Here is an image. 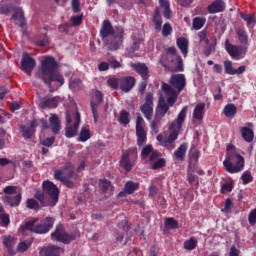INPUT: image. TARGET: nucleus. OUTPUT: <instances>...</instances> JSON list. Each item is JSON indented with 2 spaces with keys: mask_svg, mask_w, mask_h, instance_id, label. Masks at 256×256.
Here are the masks:
<instances>
[{
  "mask_svg": "<svg viewBox=\"0 0 256 256\" xmlns=\"http://www.w3.org/2000/svg\"><path fill=\"white\" fill-rule=\"evenodd\" d=\"M58 67L59 64H57V60L52 56H46L41 61V68L36 73L37 79H40V81H43V83L49 87L50 93H53V83H55L57 87L65 85V78L57 71Z\"/></svg>",
  "mask_w": 256,
  "mask_h": 256,
  "instance_id": "nucleus-1",
  "label": "nucleus"
},
{
  "mask_svg": "<svg viewBox=\"0 0 256 256\" xmlns=\"http://www.w3.org/2000/svg\"><path fill=\"white\" fill-rule=\"evenodd\" d=\"M185 119H187V106L182 108L177 118L170 124V134L168 136L165 134H159L156 137V140L159 141L162 147H165L168 151H173V149H175V141H177V138L179 137V131L183 129Z\"/></svg>",
  "mask_w": 256,
  "mask_h": 256,
  "instance_id": "nucleus-2",
  "label": "nucleus"
},
{
  "mask_svg": "<svg viewBox=\"0 0 256 256\" xmlns=\"http://www.w3.org/2000/svg\"><path fill=\"white\" fill-rule=\"evenodd\" d=\"M39 218H32L31 220L25 222L24 225L20 226V231L25 233V231H30V233H36L38 235H45L49 233L51 229H53V225H55V219L52 217H46L39 224H37Z\"/></svg>",
  "mask_w": 256,
  "mask_h": 256,
  "instance_id": "nucleus-3",
  "label": "nucleus"
},
{
  "mask_svg": "<svg viewBox=\"0 0 256 256\" xmlns=\"http://www.w3.org/2000/svg\"><path fill=\"white\" fill-rule=\"evenodd\" d=\"M227 151L226 158L223 161L225 171L231 174L241 173L245 168V158L237 151L230 150L229 147H227Z\"/></svg>",
  "mask_w": 256,
  "mask_h": 256,
  "instance_id": "nucleus-4",
  "label": "nucleus"
},
{
  "mask_svg": "<svg viewBox=\"0 0 256 256\" xmlns=\"http://www.w3.org/2000/svg\"><path fill=\"white\" fill-rule=\"evenodd\" d=\"M137 161V148H128L126 151H122V155L120 158V167L126 171V173H129L133 170V167H135V163Z\"/></svg>",
  "mask_w": 256,
  "mask_h": 256,
  "instance_id": "nucleus-5",
  "label": "nucleus"
},
{
  "mask_svg": "<svg viewBox=\"0 0 256 256\" xmlns=\"http://www.w3.org/2000/svg\"><path fill=\"white\" fill-rule=\"evenodd\" d=\"M42 189L44 195H47L50 199L48 205H50V207H55L59 202V187L53 182L46 180L42 183Z\"/></svg>",
  "mask_w": 256,
  "mask_h": 256,
  "instance_id": "nucleus-6",
  "label": "nucleus"
},
{
  "mask_svg": "<svg viewBox=\"0 0 256 256\" xmlns=\"http://www.w3.org/2000/svg\"><path fill=\"white\" fill-rule=\"evenodd\" d=\"M51 239L52 241H58V243L69 245L71 241H75L76 237L74 234L67 233L63 224H59L56 226L55 231L51 234Z\"/></svg>",
  "mask_w": 256,
  "mask_h": 256,
  "instance_id": "nucleus-7",
  "label": "nucleus"
},
{
  "mask_svg": "<svg viewBox=\"0 0 256 256\" xmlns=\"http://www.w3.org/2000/svg\"><path fill=\"white\" fill-rule=\"evenodd\" d=\"M125 30L121 27L117 28V31L114 36L107 39L105 45L108 51H118L121 49V45H123Z\"/></svg>",
  "mask_w": 256,
  "mask_h": 256,
  "instance_id": "nucleus-8",
  "label": "nucleus"
},
{
  "mask_svg": "<svg viewBox=\"0 0 256 256\" xmlns=\"http://www.w3.org/2000/svg\"><path fill=\"white\" fill-rule=\"evenodd\" d=\"M225 49L232 59H243L247 55V47L235 46L229 42V39L225 41Z\"/></svg>",
  "mask_w": 256,
  "mask_h": 256,
  "instance_id": "nucleus-9",
  "label": "nucleus"
},
{
  "mask_svg": "<svg viewBox=\"0 0 256 256\" xmlns=\"http://www.w3.org/2000/svg\"><path fill=\"white\" fill-rule=\"evenodd\" d=\"M140 111L148 121L153 119V92L146 94L145 103L140 106Z\"/></svg>",
  "mask_w": 256,
  "mask_h": 256,
  "instance_id": "nucleus-10",
  "label": "nucleus"
},
{
  "mask_svg": "<svg viewBox=\"0 0 256 256\" xmlns=\"http://www.w3.org/2000/svg\"><path fill=\"white\" fill-rule=\"evenodd\" d=\"M169 83L172 89H176L177 93H181V91H183L187 85L185 74H173L169 79Z\"/></svg>",
  "mask_w": 256,
  "mask_h": 256,
  "instance_id": "nucleus-11",
  "label": "nucleus"
},
{
  "mask_svg": "<svg viewBox=\"0 0 256 256\" xmlns=\"http://www.w3.org/2000/svg\"><path fill=\"white\" fill-rule=\"evenodd\" d=\"M162 91L165 93V95H168L166 104L168 107H173L175 103H177V97H179V92L177 90L173 89L171 85L167 83H162Z\"/></svg>",
  "mask_w": 256,
  "mask_h": 256,
  "instance_id": "nucleus-12",
  "label": "nucleus"
},
{
  "mask_svg": "<svg viewBox=\"0 0 256 256\" xmlns=\"http://www.w3.org/2000/svg\"><path fill=\"white\" fill-rule=\"evenodd\" d=\"M36 65L37 62H35L33 57L29 56V53H23L20 67L21 71H24V73H31Z\"/></svg>",
  "mask_w": 256,
  "mask_h": 256,
  "instance_id": "nucleus-13",
  "label": "nucleus"
},
{
  "mask_svg": "<svg viewBox=\"0 0 256 256\" xmlns=\"http://www.w3.org/2000/svg\"><path fill=\"white\" fill-rule=\"evenodd\" d=\"M39 256H61L63 249L56 245H48L45 247H39Z\"/></svg>",
  "mask_w": 256,
  "mask_h": 256,
  "instance_id": "nucleus-14",
  "label": "nucleus"
},
{
  "mask_svg": "<svg viewBox=\"0 0 256 256\" xmlns=\"http://www.w3.org/2000/svg\"><path fill=\"white\" fill-rule=\"evenodd\" d=\"M130 67L135 70L143 81H149V67L145 63H131Z\"/></svg>",
  "mask_w": 256,
  "mask_h": 256,
  "instance_id": "nucleus-15",
  "label": "nucleus"
},
{
  "mask_svg": "<svg viewBox=\"0 0 256 256\" xmlns=\"http://www.w3.org/2000/svg\"><path fill=\"white\" fill-rule=\"evenodd\" d=\"M39 107L41 109H57L59 107V96L44 97L40 100Z\"/></svg>",
  "mask_w": 256,
  "mask_h": 256,
  "instance_id": "nucleus-16",
  "label": "nucleus"
},
{
  "mask_svg": "<svg viewBox=\"0 0 256 256\" xmlns=\"http://www.w3.org/2000/svg\"><path fill=\"white\" fill-rule=\"evenodd\" d=\"M74 119H75V122L73 126H69L66 128L65 136L68 139H71L72 137H75V135H77L79 125H81V114L79 112H76L74 115Z\"/></svg>",
  "mask_w": 256,
  "mask_h": 256,
  "instance_id": "nucleus-17",
  "label": "nucleus"
},
{
  "mask_svg": "<svg viewBox=\"0 0 256 256\" xmlns=\"http://www.w3.org/2000/svg\"><path fill=\"white\" fill-rule=\"evenodd\" d=\"M95 99L97 102L91 101L90 107L92 110V114L94 117V122L97 123L99 119V113H97V107H99L103 103V93L99 90L95 92Z\"/></svg>",
  "mask_w": 256,
  "mask_h": 256,
  "instance_id": "nucleus-18",
  "label": "nucleus"
},
{
  "mask_svg": "<svg viewBox=\"0 0 256 256\" xmlns=\"http://www.w3.org/2000/svg\"><path fill=\"white\" fill-rule=\"evenodd\" d=\"M21 199H23L21 192H18L15 196L4 195L2 197L3 203L9 205V207H19V205H21Z\"/></svg>",
  "mask_w": 256,
  "mask_h": 256,
  "instance_id": "nucleus-19",
  "label": "nucleus"
},
{
  "mask_svg": "<svg viewBox=\"0 0 256 256\" xmlns=\"http://www.w3.org/2000/svg\"><path fill=\"white\" fill-rule=\"evenodd\" d=\"M119 83L121 91L124 93H129V91L135 87L136 80L133 76H126L122 77Z\"/></svg>",
  "mask_w": 256,
  "mask_h": 256,
  "instance_id": "nucleus-20",
  "label": "nucleus"
},
{
  "mask_svg": "<svg viewBox=\"0 0 256 256\" xmlns=\"http://www.w3.org/2000/svg\"><path fill=\"white\" fill-rule=\"evenodd\" d=\"M110 35H115V29L113 28V25H111V21L104 20L100 29V37L105 40L107 37H110Z\"/></svg>",
  "mask_w": 256,
  "mask_h": 256,
  "instance_id": "nucleus-21",
  "label": "nucleus"
},
{
  "mask_svg": "<svg viewBox=\"0 0 256 256\" xmlns=\"http://www.w3.org/2000/svg\"><path fill=\"white\" fill-rule=\"evenodd\" d=\"M54 178L56 181H61L65 187H68V189H73L75 187V182L73 180L63 176V170L57 169L54 171Z\"/></svg>",
  "mask_w": 256,
  "mask_h": 256,
  "instance_id": "nucleus-22",
  "label": "nucleus"
},
{
  "mask_svg": "<svg viewBox=\"0 0 256 256\" xmlns=\"http://www.w3.org/2000/svg\"><path fill=\"white\" fill-rule=\"evenodd\" d=\"M225 1L223 0H215L207 7L208 13L215 14V13H223L225 11Z\"/></svg>",
  "mask_w": 256,
  "mask_h": 256,
  "instance_id": "nucleus-23",
  "label": "nucleus"
},
{
  "mask_svg": "<svg viewBox=\"0 0 256 256\" xmlns=\"http://www.w3.org/2000/svg\"><path fill=\"white\" fill-rule=\"evenodd\" d=\"M176 45L182 55L184 57H187V55L189 54V40H187V38L185 37H179L176 40Z\"/></svg>",
  "mask_w": 256,
  "mask_h": 256,
  "instance_id": "nucleus-24",
  "label": "nucleus"
},
{
  "mask_svg": "<svg viewBox=\"0 0 256 256\" xmlns=\"http://www.w3.org/2000/svg\"><path fill=\"white\" fill-rule=\"evenodd\" d=\"M240 133L242 139L246 141V143H251L253 139H255V132H253V129H250L249 127H240Z\"/></svg>",
  "mask_w": 256,
  "mask_h": 256,
  "instance_id": "nucleus-25",
  "label": "nucleus"
},
{
  "mask_svg": "<svg viewBox=\"0 0 256 256\" xmlns=\"http://www.w3.org/2000/svg\"><path fill=\"white\" fill-rule=\"evenodd\" d=\"M3 245L6 247L8 251V255L13 256L16 254L15 250H13V247H15V238L9 236H4L3 238Z\"/></svg>",
  "mask_w": 256,
  "mask_h": 256,
  "instance_id": "nucleus-26",
  "label": "nucleus"
},
{
  "mask_svg": "<svg viewBox=\"0 0 256 256\" xmlns=\"http://www.w3.org/2000/svg\"><path fill=\"white\" fill-rule=\"evenodd\" d=\"M205 117V103H199L193 110V119L196 121H203Z\"/></svg>",
  "mask_w": 256,
  "mask_h": 256,
  "instance_id": "nucleus-27",
  "label": "nucleus"
},
{
  "mask_svg": "<svg viewBox=\"0 0 256 256\" xmlns=\"http://www.w3.org/2000/svg\"><path fill=\"white\" fill-rule=\"evenodd\" d=\"M155 31H161V27L163 25V18H161V10L156 8L154 10V15L152 19Z\"/></svg>",
  "mask_w": 256,
  "mask_h": 256,
  "instance_id": "nucleus-28",
  "label": "nucleus"
},
{
  "mask_svg": "<svg viewBox=\"0 0 256 256\" xmlns=\"http://www.w3.org/2000/svg\"><path fill=\"white\" fill-rule=\"evenodd\" d=\"M159 5L161 9H163V17H165V19H171L173 12L171 11L169 0H159Z\"/></svg>",
  "mask_w": 256,
  "mask_h": 256,
  "instance_id": "nucleus-29",
  "label": "nucleus"
},
{
  "mask_svg": "<svg viewBox=\"0 0 256 256\" xmlns=\"http://www.w3.org/2000/svg\"><path fill=\"white\" fill-rule=\"evenodd\" d=\"M99 189L101 193H105L108 195H111V192L114 190L113 184H111V181L107 179H102L99 181Z\"/></svg>",
  "mask_w": 256,
  "mask_h": 256,
  "instance_id": "nucleus-30",
  "label": "nucleus"
},
{
  "mask_svg": "<svg viewBox=\"0 0 256 256\" xmlns=\"http://www.w3.org/2000/svg\"><path fill=\"white\" fill-rule=\"evenodd\" d=\"M49 121L52 133H54V135H59V131H61V122L59 121V117H57V115H53L49 118Z\"/></svg>",
  "mask_w": 256,
  "mask_h": 256,
  "instance_id": "nucleus-31",
  "label": "nucleus"
},
{
  "mask_svg": "<svg viewBox=\"0 0 256 256\" xmlns=\"http://www.w3.org/2000/svg\"><path fill=\"white\" fill-rule=\"evenodd\" d=\"M223 113L227 119H233L237 115V106L235 104H227L224 106Z\"/></svg>",
  "mask_w": 256,
  "mask_h": 256,
  "instance_id": "nucleus-32",
  "label": "nucleus"
},
{
  "mask_svg": "<svg viewBox=\"0 0 256 256\" xmlns=\"http://www.w3.org/2000/svg\"><path fill=\"white\" fill-rule=\"evenodd\" d=\"M169 112V105L167 104V102L161 98L159 100L158 103V108H157V116L160 115V117H165V115H167V113Z\"/></svg>",
  "mask_w": 256,
  "mask_h": 256,
  "instance_id": "nucleus-33",
  "label": "nucleus"
},
{
  "mask_svg": "<svg viewBox=\"0 0 256 256\" xmlns=\"http://www.w3.org/2000/svg\"><path fill=\"white\" fill-rule=\"evenodd\" d=\"M187 155V144H181L178 149L174 152L175 159L178 161H185V156Z\"/></svg>",
  "mask_w": 256,
  "mask_h": 256,
  "instance_id": "nucleus-34",
  "label": "nucleus"
},
{
  "mask_svg": "<svg viewBox=\"0 0 256 256\" xmlns=\"http://www.w3.org/2000/svg\"><path fill=\"white\" fill-rule=\"evenodd\" d=\"M137 145L143 147L147 143V131L144 129L136 130Z\"/></svg>",
  "mask_w": 256,
  "mask_h": 256,
  "instance_id": "nucleus-35",
  "label": "nucleus"
},
{
  "mask_svg": "<svg viewBox=\"0 0 256 256\" xmlns=\"http://www.w3.org/2000/svg\"><path fill=\"white\" fill-rule=\"evenodd\" d=\"M137 189H139V183L137 182L127 181L124 185V191L127 195H133Z\"/></svg>",
  "mask_w": 256,
  "mask_h": 256,
  "instance_id": "nucleus-36",
  "label": "nucleus"
},
{
  "mask_svg": "<svg viewBox=\"0 0 256 256\" xmlns=\"http://www.w3.org/2000/svg\"><path fill=\"white\" fill-rule=\"evenodd\" d=\"M20 132L22 133V137L24 139H31V137L35 135V129H32L31 126L28 127L25 125H21Z\"/></svg>",
  "mask_w": 256,
  "mask_h": 256,
  "instance_id": "nucleus-37",
  "label": "nucleus"
},
{
  "mask_svg": "<svg viewBox=\"0 0 256 256\" xmlns=\"http://www.w3.org/2000/svg\"><path fill=\"white\" fill-rule=\"evenodd\" d=\"M238 41H240L241 45H247L249 41V36L247 35V31L245 29L240 28L236 31Z\"/></svg>",
  "mask_w": 256,
  "mask_h": 256,
  "instance_id": "nucleus-38",
  "label": "nucleus"
},
{
  "mask_svg": "<svg viewBox=\"0 0 256 256\" xmlns=\"http://www.w3.org/2000/svg\"><path fill=\"white\" fill-rule=\"evenodd\" d=\"M198 243L199 242L195 237H191L184 242V249H186V251H194V249H197Z\"/></svg>",
  "mask_w": 256,
  "mask_h": 256,
  "instance_id": "nucleus-39",
  "label": "nucleus"
},
{
  "mask_svg": "<svg viewBox=\"0 0 256 256\" xmlns=\"http://www.w3.org/2000/svg\"><path fill=\"white\" fill-rule=\"evenodd\" d=\"M25 19V13L23 12V9L17 8L12 15V20L13 21H21L20 22V27H23L24 23L23 20Z\"/></svg>",
  "mask_w": 256,
  "mask_h": 256,
  "instance_id": "nucleus-40",
  "label": "nucleus"
},
{
  "mask_svg": "<svg viewBox=\"0 0 256 256\" xmlns=\"http://www.w3.org/2000/svg\"><path fill=\"white\" fill-rule=\"evenodd\" d=\"M31 245H33V240L20 242L17 246L18 253H25V251L29 250V247H31Z\"/></svg>",
  "mask_w": 256,
  "mask_h": 256,
  "instance_id": "nucleus-41",
  "label": "nucleus"
},
{
  "mask_svg": "<svg viewBox=\"0 0 256 256\" xmlns=\"http://www.w3.org/2000/svg\"><path fill=\"white\" fill-rule=\"evenodd\" d=\"M90 137H91V131L83 127L80 131L78 141H80L81 143H85V141H89Z\"/></svg>",
  "mask_w": 256,
  "mask_h": 256,
  "instance_id": "nucleus-42",
  "label": "nucleus"
},
{
  "mask_svg": "<svg viewBox=\"0 0 256 256\" xmlns=\"http://www.w3.org/2000/svg\"><path fill=\"white\" fill-rule=\"evenodd\" d=\"M150 127L153 133L155 134L159 133V127H161V117L156 115L154 120H152Z\"/></svg>",
  "mask_w": 256,
  "mask_h": 256,
  "instance_id": "nucleus-43",
  "label": "nucleus"
},
{
  "mask_svg": "<svg viewBox=\"0 0 256 256\" xmlns=\"http://www.w3.org/2000/svg\"><path fill=\"white\" fill-rule=\"evenodd\" d=\"M129 115V112H127L126 110H122L120 112L119 123H121V125H129V123H131Z\"/></svg>",
  "mask_w": 256,
  "mask_h": 256,
  "instance_id": "nucleus-44",
  "label": "nucleus"
},
{
  "mask_svg": "<svg viewBox=\"0 0 256 256\" xmlns=\"http://www.w3.org/2000/svg\"><path fill=\"white\" fill-rule=\"evenodd\" d=\"M193 29L199 31V29H203V25H205V18L196 17L193 19Z\"/></svg>",
  "mask_w": 256,
  "mask_h": 256,
  "instance_id": "nucleus-45",
  "label": "nucleus"
},
{
  "mask_svg": "<svg viewBox=\"0 0 256 256\" xmlns=\"http://www.w3.org/2000/svg\"><path fill=\"white\" fill-rule=\"evenodd\" d=\"M26 207L27 209H32L33 211H38L39 209V202L33 198H28L26 200Z\"/></svg>",
  "mask_w": 256,
  "mask_h": 256,
  "instance_id": "nucleus-46",
  "label": "nucleus"
},
{
  "mask_svg": "<svg viewBox=\"0 0 256 256\" xmlns=\"http://www.w3.org/2000/svg\"><path fill=\"white\" fill-rule=\"evenodd\" d=\"M151 153H153V145L148 144L144 146L141 151V159H147Z\"/></svg>",
  "mask_w": 256,
  "mask_h": 256,
  "instance_id": "nucleus-47",
  "label": "nucleus"
},
{
  "mask_svg": "<svg viewBox=\"0 0 256 256\" xmlns=\"http://www.w3.org/2000/svg\"><path fill=\"white\" fill-rule=\"evenodd\" d=\"M241 179H242L243 185H249V183H252L253 175H251V171H245L242 174Z\"/></svg>",
  "mask_w": 256,
  "mask_h": 256,
  "instance_id": "nucleus-48",
  "label": "nucleus"
},
{
  "mask_svg": "<svg viewBox=\"0 0 256 256\" xmlns=\"http://www.w3.org/2000/svg\"><path fill=\"white\" fill-rule=\"evenodd\" d=\"M82 87L83 83L79 79L72 80L69 84V88L72 89V91H79Z\"/></svg>",
  "mask_w": 256,
  "mask_h": 256,
  "instance_id": "nucleus-49",
  "label": "nucleus"
},
{
  "mask_svg": "<svg viewBox=\"0 0 256 256\" xmlns=\"http://www.w3.org/2000/svg\"><path fill=\"white\" fill-rule=\"evenodd\" d=\"M171 33H173V27H171V24L169 22H166L162 27V36L169 37Z\"/></svg>",
  "mask_w": 256,
  "mask_h": 256,
  "instance_id": "nucleus-50",
  "label": "nucleus"
},
{
  "mask_svg": "<svg viewBox=\"0 0 256 256\" xmlns=\"http://www.w3.org/2000/svg\"><path fill=\"white\" fill-rule=\"evenodd\" d=\"M224 68H225V73H227V75H235V68H233V62L229 60L225 61Z\"/></svg>",
  "mask_w": 256,
  "mask_h": 256,
  "instance_id": "nucleus-51",
  "label": "nucleus"
},
{
  "mask_svg": "<svg viewBox=\"0 0 256 256\" xmlns=\"http://www.w3.org/2000/svg\"><path fill=\"white\" fill-rule=\"evenodd\" d=\"M166 227H169V229H178L179 228V222L177 220H174L173 218H167L165 221Z\"/></svg>",
  "mask_w": 256,
  "mask_h": 256,
  "instance_id": "nucleus-52",
  "label": "nucleus"
},
{
  "mask_svg": "<svg viewBox=\"0 0 256 256\" xmlns=\"http://www.w3.org/2000/svg\"><path fill=\"white\" fill-rule=\"evenodd\" d=\"M70 21L72 22L73 27H79L81 23H83V14L77 15V16H72L70 18Z\"/></svg>",
  "mask_w": 256,
  "mask_h": 256,
  "instance_id": "nucleus-53",
  "label": "nucleus"
},
{
  "mask_svg": "<svg viewBox=\"0 0 256 256\" xmlns=\"http://www.w3.org/2000/svg\"><path fill=\"white\" fill-rule=\"evenodd\" d=\"M34 197L40 202L43 207L47 206V203L45 202V192L37 191Z\"/></svg>",
  "mask_w": 256,
  "mask_h": 256,
  "instance_id": "nucleus-54",
  "label": "nucleus"
},
{
  "mask_svg": "<svg viewBox=\"0 0 256 256\" xmlns=\"http://www.w3.org/2000/svg\"><path fill=\"white\" fill-rule=\"evenodd\" d=\"M3 193L5 195H16L17 193V186L8 185L3 189Z\"/></svg>",
  "mask_w": 256,
  "mask_h": 256,
  "instance_id": "nucleus-55",
  "label": "nucleus"
},
{
  "mask_svg": "<svg viewBox=\"0 0 256 256\" xmlns=\"http://www.w3.org/2000/svg\"><path fill=\"white\" fill-rule=\"evenodd\" d=\"M11 223V219L9 218V214H0V225L2 227H8Z\"/></svg>",
  "mask_w": 256,
  "mask_h": 256,
  "instance_id": "nucleus-56",
  "label": "nucleus"
},
{
  "mask_svg": "<svg viewBox=\"0 0 256 256\" xmlns=\"http://www.w3.org/2000/svg\"><path fill=\"white\" fill-rule=\"evenodd\" d=\"M166 161L165 158H160L154 164L152 165V169L157 170V169H162V167H165Z\"/></svg>",
  "mask_w": 256,
  "mask_h": 256,
  "instance_id": "nucleus-57",
  "label": "nucleus"
},
{
  "mask_svg": "<svg viewBox=\"0 0 256 256\" xmlns=\"http://www.w3.org/2000/svg\"><path fill=\"white\" fill-rule=\"evenodd\" d=\"M139 47H141V39L139 38H133V43L131 46L132 53H135V51H139Z\"/></svg>",
  "mask_w": 256,
  "mask_h": 256,
  "instance_id": "nucleus-58",
  "label": "nucleus"
},
{
  "mask_svg": "<svg viewBox=\"0 0 256 256\" xmlns=\"http://www.w3.org/2000/svg\"><path fill=\"white\" fill-rule=\"evenodd\" d=\"M248 222L252 227L256 225V208L252 210L248 216Z\"/></svg>",
  "mask_w": 256,
  "mask_h": 256,
  "instance_id": "nucleus-59",
  "label": "nucleus"
},
{
  "mask_svg": "<svg viewBox=\"0 0 256 256\" xmlns=\"http://www.w3.org/2000/svg\"><path fill=\"white\" fill-rule=\"evenodd\" d=\"M107 83H108L109 87H111V89L119 88V80L117 78H109Z\"/></svg>",
  "mask_w": 256,
  "mask_h": 256,
  "instance_id": "nucleus-60",
  "label": "nucleus"
},
{
  "mask_svg": "<svg viewBox=\"0 0 256 256\" xmlns=\"http://www.w3.org/2000/svg\"><path fill=\"white\" fill-rule=\"evenodd\" d=\"M72 10L73 13L81 12V2L79 0H72Z\"/></svg>",
  "mask_w": 256,
  "mask_h": 256,
  "instance_id": "nucleus-61",
  "label": "nucleus"
},
{
  "mask_svg": "<svg viewBox=\"0 0 256 256\" xmlns=\"http://www.w3.org/2000/svg\"><path fill=\"white\" fill-rule=\"evenodd\" d=\"M198 37L200 39V43H205L206 45H209V40L207 39V32L205 30L198 33Z\"/></svg>",
  "mask_w": 256,
  "mask_h": 256,
  "instance_id": "nucleus-62",
  "label": "nucleus"
},
{
  "mask_svg": "<svg viewBox=\"0 0 256 256\" xmlns=\"http://www.w3.org/2000/svg\"><path fill=\"white\" fill-rule=\"evenodd\" d=\"M36 45H37L38 47H47V45H49V37H47V35H45V36L43 37V39L38 40V41L36 42Z\"/></svg>",
  "mask_w": 256,
  "mask_h": 256,
  "instance_id": "nucleus-63",
  "label": "nucleus"
},
{
  "mask_svg": "<svg viewBox=\"0 0 256 256\" xmlns=\"http://www.w3.org/2000/svg\"><path fill=\"white\" fill-rule=\"evenodd\" d=\"M55 143V136L48 137L42 141L44 147H51Z\"/></svg>",
  "mask_w": 256,
  "mask_h": 256,
  "instance_id": "nucleus-64",
  "label": "nucleus"
}]
</instances>
